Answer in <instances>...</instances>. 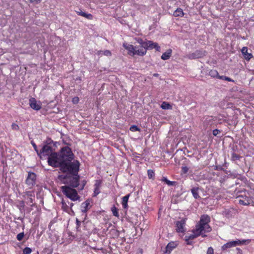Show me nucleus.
<instances>
[{"label": "nucleus", "mask_w": 254, "mask_h": 254, "mask_svg": "<svg viewBox=\"0 0 254 254\" xmlns=\"http://www.w3.org/2000/svg\"><path fill=\"white\" fill-rule=\"evenodd\" d=\"M73 159V154L68 146L63 147L59 153L54 152L49 159L48 164L54 167H59L61 164L70 162Z\"/></svg>", "instance_id": "f257e3e1"}, {"label": "nucleus", "mask_w": 254, "mask_h": 254, "mask_svg": "<svg viewBox=\"0 0 254 254\" xmlns=\"http://www.w3.org/2000/svg\"><path fill=\"white\" fill-rule=\"evenodd\" d=\"M211 218L208 215H202L199 221L196 224L193 229L199 236L205 237L206 236L205 233H209L212 230L211 227L209 224Z\"/></svg>", "instance_id": "f03ea898"}, {"label": "nucleus", "mask_w": 254, "mask_h": 254, "mask_svg": "<svg viewBox=\"0 0 254 254\" xmlns=\"http://www.w3.org/2000/svg\"><path fill=\"white\" fill-rule=\"evenodd\" d=\"M80 163L78 161L66 162L59 166L61 170L64 173H68V175L78 174Z\"/></svg>", "instance_id": "7ed1b4c3"}, {"label": "nucleus", "mask_w": 254, "mask_h": 254, "mask_svg": "<svg viewBox=\"0 0 254 254\" xmlns=\"http://www.w3.org/2000/svg\"><path fill=\"white\" fill-rule=\"evenodd\" d=\"M59 179L64 184H68L72 188H77L79 185L80 177L78 174L59 175Z\"/></svg>", "instance_id": "20e7f679"}, {"label": "nucleus", "mask_w": 254, "mask_h": 254, "mask_svg": "<svg viewBox=\"0 0 254 254\" xmlns=\"http://www.w3.org/2000/svg\"><path fill=\"white\" fill-rule=\"evenodd\" d=\"M53 141L51 138H48L46 141V144L42 147V149L39 151V156L42 158V156L48 157V161L51 157L52 155L54 153L53 152L52 144Z\"/></svg>", "instance_id": "39448f33"}, {"label": "nucleus", "mask_w": 254, "mask_h": 254, "mask_svg": "<svg viewBox=\"0 0 254 254\" xmlns=\"http://www.w3.org/2000/svg\"><path fill=\"white\" fill-rule=\"evenodd\" d=\"M61 190L63 193L72 201H76L80 198L76 190L67 186H62Z\"/></svg>", "instance_id": "423d86ee"}, {"label": "nucleus", "mask_w": 254, "mask_h": 254, "mask_svg": "<svg viewBox=\"0 0 254 254\" xmlns=\"http://www.w3.org/2000/svg\"><path fill=\"white\" fill-rule=\"evenodd\" d=\"M251 242V240L248 239V240H236V241H232L229 242L223 245L222 247V251H225L228 249L235 247L237 246H239L241 245L245 244L247 243V244L250 243Z\"/></svg>", "instance_id": "0eeeda50"}, {"label": "nucleus", "mask_w": 254, "mask_h": 254, "mask_svg": "<svg viewBox=\"0 0 254 254\" xmlns=\"http://www.w3.org/2000/svg\"><path fill=\"white\" fill-rule=\"evenodd\" d=\"M206 54V52L202 50H197L192 53L187 55V58L190 60L196 59L203 58Z\"/></svg>", "instance_id": "6e6552de"}, {"label": "nucleus", "mask_w": 254, "mask_h": 254, "mask_svg": "<svg viewBox=\"0 0 254 254\" xmlns=\"http://www.w3.org/2000/svg\"><path fill=\"white\" fill-rule=\"evenodd\" d=\"M36 175L35 173L29 172L28 176L25 180L26 184L30 188L33 187L36 184Z\"/></svg>", "instance_id": "1a4fd4ad"}, {"label": "nucleus", "mask_w": 254, "mask_h": 254, "mask_svg": "<svg viewBox=\"0 0 254 254\" xmlns=\"http://www.w3.org/2000/svg\"><path fill=\"white\" fill-rule=\"evenodd\" d=\"M145 45L144 49L147 50H152L155 49L156 51H160V47L158 45V43L153 42L152 41L147 40L145 41Z\"/></svg>", "instance_id": "9d476101"}, {"label": "nucleus", "mask_w": 254, "mask_h": 254, "mask_svg": "<svg viewBox=\"0 0 254 254\" xmlns=\"http://www.w3.org/2000/svg\"><path fill=\"white\" fill-rule=\"evenodd\" d=\"M30 107L36 111H39L41 108V104L40 102L37 103L35 98L31 97L29 99Z\"/></svg>", "instance_id": "9b49d317"}, {"label": "nucleus", "mask_w": 254, "mask_h": 254, "mask_svg": "<svg viewBox=\"0 0 254 254\" xmlns=\"http://www.w3.org/2000/svg\"><path fill=\"white\" fill-rule=\"evenodd\" d=\"M186 225V220H182L177 221L176 224V230L178 233H183L185 232L186 230L185 226Z\"/></svg>", "instance_id": "f8f14e48"}, {"label": "nucleus", "mask_w": 254, "mask_h": 254, "mask_svg": "<svg viewBox=\"0 0 254 254\" xmlns=\"http://www.w3.org/2000/svg\"><path fill=\"white\" fill-rule=\"evenodd\" d=\"M176 242H170L166 246L165 250L163 251V254H170L171 252L177 246Z\"/></svg>", "instance_id": "ddd939ff"}, {"label": "nucleus", "mask_w": 254, "mask_h": 254, "mask_svg": "<svg viewBox=\"0 0 254 254\" xmlns=\"http://www.w3.org/2000/svg\"><path fill=\"white\" fill-rule=\"evenodd\" d=\"M91 207L92 205L90 204V200H87L81 204V211L86 214Z\"/></svg>", "instance_id": "4468645a"}, {"label": "nucleus", "mask_w": 254, "mask_h": 254, "mask_svg": "<svg viewBox=\"0 0 254 254\" xmlns=\"http://www.w3.org/2000/svg\"><path fill=\"white\" fill-rule=\"evenodd\" d=\"M200 190V188L197 186L193 187L190 189L192 196L195 199H199L201 198V197L199 195Z\"/></svg>", "instance_id": "2eb2a0df"}, {"label": "nucleus", "mask_w": 254, "mask_h": 254, "mask_svg": "<svg viewBox=\"0 0 254 254\" xmlns=\"http://www.w3.org/2000/svg\"><path fill=\"white\" fill-rule=\"evenodd\" d=\"M75 11L77 15L84 17L88 20H92L93 18L92 14L82 11L80 8L79 9V10H75Z\"/></svg>", "instance_id": "dca6fc26"}, {"label": "nucleus", "mask_w": 254, "mask_h": 254, "mask_svg": "<svg viewBox=\"0 0 254 254\" xmlns=\"http://www.w3.org/2000/svg\"><path fill=\"white\" fill-rule=\"evenodd\" d=\"M123 46L128 51V55L134 56L133 53L135 52L136 47H134L132 45L127 44V43H124Z\"/></svg>", "instance_id": "f3484780"}, {"label": "nucleus", "mask_w": 254, "mask_h": 254, "mask_svg": "<svg viewBox=\"0 0 254 254\" xmlns=\"http://www.w3.org/2000/svg\"><path fill=\"white\" fill-rule=\"evenodd\" d=\"M241 52L244 56L245 59L250 60L253 57L252 54L248 52V48L244 47L241 50Z\"/></svg>", "instance_id": "a211bd4d"}, {"label": "nucleus", "mask_w": 254, "mask_h": 254, "mask_svg": "<svg viewBox=\"0 0 254 254\" xmlns=\"http://www.w3.org/2000/svg\"><path fill=\"white\" fill-rule=\"evenodd\" d=\"M242 199L240 198L239 200V203L244 205H249L251 201V199L248 196L242 197Z\"/></svg>", "instance_id": "6ab92c4d"}, {"label": "nucleus", "mask_w": 254, "mask_h": 254, "mask_svg": "<svg viewBox=\"0 0 254 254\" xmlns=\"http://www.w3.org/2000/svg\"><path fill=\"white\" fill-rule=\"evenodd\" d=\"M24 193L28 197L29 202L33 204L35 197L34 192L33 191H27Z\"/></svg>", "instance_id": "aec40b11"}, {"label": "nucleus", "mask_w": 254, "mask_h": 254, "mask_svg": "<svg viewBox=\"0 0 254 254\" xmlns=\"http://www.w3.org/2000/svg\"><path fill=\"white\" fill-rule=\"evenodd\" d=\"M172 50L171 49H168L165 53H163L161 58L163 60H168L171 56Z\"/></svg>", "instance_id": "412c9836"}, {"label": "nucleus", "mask_w": 254, "mask_h": 254, "mask_svg": "<svg viewBox=\"0 0 254 254\" xmlns=\"http://www.w3.org/2000/svg\"><path fill=\"white\" fill-rule=\"evenodd\" d=\"M129 195H130L128 194L122 198V204L123 205V208L125 209H127L128 207L127 202L128 200Z\"/></svg>", "instance_id": "4be33fe9"}, {"label": "nucleus", "mask_w": 254, "mask_h": 254, "mask_svg": "<svg viewBox=\"0 0 254 254\" xmlns=\"http://www.w3.org/2000/svg\"><path fill=\"white\" fill-rule=\"evenodd\" d=\"M175 17H183L184 15V12L181 8H178L173 13Z\"/></svg>", "instance_id": "5701e85b"}, {"label": "nucleus", "mask_w": 254, "mask_h": 254, "mask_svg": "<svg viewBox=\"0 0 254 254\" xmlns=\"http://www.w3.org/2000/svg\"><path fill=\"white\" fill-rule=\"evenodd\" d=\"M192 234L190 235H187L186 236V238H188L189 239L191 240V241H193L194 239L197 238L198 237L200 236L195 231L194 229L192 230Z\"/></svg>", "instance_id": "b1692460"}, {"label": "nucleus", "mask_w": 254, "mask_h": 254, "mask_svg": "<svg viewBox=\"0 0 254 254\" xmlns=\"http://www.w3.org/2000/svg\"><path fill=\"white\" fill-rule=\"evenodd\" d=\"M146 54V50L145 49H141L138 50H136L135 49V52L133 53L134 55H137L139 56H143Z\"/></svg>", "instance_id": "393cba45"}, {"label": "nucleus", "mask_w": 254, "mask_h": 254, "mask_svg": "<svg viewBox=\"0 0 254 254\" xmlns=\"http://www.w3.org/2000/svg\"><path fill=\"white\" fill-rule=\"evenodd\" d=\"M209 75L213 78H217L218 76L219 73L217 70L211 69L209 72Z\"/></svg>", "instance_id": "a878e982"}, {"label": "nucleus", "mask_w": 254, "mask_h": 254, "mask_svg": "<svg viewBox=\"0 0 254 254\" xmlns=\"http://www.w3.org/2000/svg\"><path fill=\"white\" fill-rule=\"evenodd\" d=\"M161 108L164 110L172 109V106L168 102H163L161 105Z\"/></svg>", "instance_id": "bb28decb"}, {"label": "nucleus", "mask_w": 254, "mask_h": 254, "mask_svg": "<svg viewBox=\"0 0 254 254\" xmlns=\"http://www.w3.org/2000/svg\"><path fill=\"white\" fill-rule=\"evenodd\" d=\"M241 158V156L239 154H236L235 152H233L232 153L231 160L232 161H235L236 160H239Z\"/></svg>", "instance_id": "cd10ccee"}, {"label": "nucleus", "mask_w": 254, "mask_h": 254, "mask_svg": "<svg viewBox=\"0 0 254 254\" xmlns=\"http://www.w3.org/2000/svg\"><path fill=\"white\" fill-rule=\"evenodd\" d=\"M111 211L112 212V213L114 216H115L118 218L119 217L118 209L115 205H114L113 207H112Z\"/></svg>", "instance_id": "c85d7f7f"}, {"label": "nucleus", "mask_w": 254, "mask_h": 254, "mask_svg": "<svg viewBox=\"0 0 254 254\" xmlns=\"http://www.w3.org/2000/svg\"><path fill=\"white\" fill-rule=\"evenodd\" d=\"M147 175L149 179H154L155 177V173L154 171L152 170H148L147 171Z\"/></svg>", "instance_id": "c756f323"}, {"label": "nucleus", "mask_w": 254, "mask_h": 254, "mask_svg": "<svg viewBox=\"0 0 254 254\" xmlns=\"http://www.w3.org/2000/svg\"><path fill=\"white\" fill-rule=\"evenodd\" d=\"M62 209L66 212H67L69 209V207L67 205L65 202H64V200L62 201Z\"/></svg>", "instance_id": "7c9ffc66"}, {"label": "nucleus", "mask_w": 254, "mask_h": 254, "mask_svg": "<svg viewBox=\"0 0 254 254\" xmlns=\"http://www.w3.org/2000/svg\"><path fill=\"white\" fill-rule=\"evenodd\" d=\"M32 250L29 247H26L23 250V254H30Z\"/></svg>", "instance_id": "2f4dec72"}, {"label": "nucleus", "mask_w": 254, "mask_h": 254, "mask_svg": "<svg viewBox=\"0 0 254 254\" xmlns=\"http://www.w3.org/2000/svg\"><path fill=\"white\" fill-rule=\"evenodd\" d=\"M130 130L131 131H140V128L135 125H132L130 127Z\"/></svg>", "instance_id": "473e14b6"}, {"label": "nucleus", "mask_w": 254, "mask_h": 254, "mask_svg": "<svg viewBox=\"0 0 254 254\" xmlns=\"http://www.w3.org/2000/svg\"><path fill=\"white\" fill-rule=\"evenodd\" d=\"M24 236V233H23V232L20 233L17 235L16 239L17 240L20 241L23 239Z\"/></svg>", "instance_id": "72a5a7b5"}, {"label": "nucleus", "mask_w": 254, "mask_h": 254, "mask_svg": "<svg viewBox=\"0 0 254 254\" xmlns=\"http://www.w3.org/2000/svg\"><path fill=\"white\" fill-rule=\"evenodd\" d=\"M80 225L81 222L78 220V219L76 218V229L77 231H80Z\"/></svg>", "instance_id": "f704fd0d"}, {"label": "nucleus", "mask_w": 254, "mask_h": 254, "mask_svg": "<svg viewBox=\"0 0 254 254\" xmlns=\"http://www.w3.org/2000/svg\"><path fill=\"white\" fill-rule=\"evenodd\" d=\"M136 41L138 43L141 45L144 48L145 44V41H144L141 38H138L136 40Z\"/></svg>", "instance_id": "c9c22d12"}, {"label": "nucleus", "mask_w": 254, "mask_h": 254, "mask_svg": "<svg viewBox=\"0 0 254 254\" xmlns=\"http://www.w3.org/2000/svg\"><path fill=\"white\" fill-rule=\"evenodd\" d=\"M189 171V168L187 166H182L181 168V172L183 174H186Z\"/></svg>", "instance_id": "e433bc0d"}, {"label": "nucleus", "mask_w": 254, "mask_h": 254, "mask_svg": "<svg viewBox=\"0 0 254 254\" xmlns=\"http://www.w3.org/2000/svg\"><path fill=\"white\" fill-rule=\"evenodd\" d=\"M31 144L32 145L34 150L37 152L38 155H39V151L38 150L37 146L35 142H34L33 141H31Z\"/></svg>", "instance_id": "4c0bfd02"}, {"label": "nucleus", "mask_w": 254, "mask_h": 254, "mask_svg": "<svg viewBox=\"0 0 254 254\" xmlns=\"http://www.w3.org/2000/svg\"><path fill=\"white\" fill-rule=\"evenodd\" d=\"M101 183L102 182L100 180H97L94 185V188H100Z\"/></svg>", "instance_id": "58836bf2"}, {"label": "nucleus", "mask_w": 254, "mask_h": 254, "mask_svg": "<svg viewBox=\"0 0 254 254\" xmlns=\"http://www.w3.org/2000/svg\"><path fill=\"white\" fill-rule=\"evenodd\" d=\"M11 128L13 130H18L19 129V126L15 123H13L11 125Z\"/></svg>", "instance_id": "ea45409f"}, {"label": "nucleus", "mask_w": 254, "mask_h": 254, "mask_svg": "<svg viewBox=\"0 0 254 254\" xmlns=\"http://www.w3.org/2000/svg\"><path fill=\"white\" fill-rule=\"evenodd\" d=\"M185 241L186 242V244L188 245H191L193 244V241H191V240L189 239V238H186V237H185Z\"/></svg>", "instance_id": "a19ab883"}, {"label": "nucleus", "mask_w": 254, "mask_h": 254, "mask_svg": "<svg viewBox=\"0 0 254 254\" xmlns=\"http://www.w3.org/2000/svg\"><path fill=\"white\" fill-rule=\"evenodd\" d=\"M100 192V188H94L93 196H96Z\"/></svg>", "instance_id": "79ce46f5"}, {"label": "nucleus", "mask_w": 254, "mask_h": 254, "mask_svg": "<svg viewBox=\"0 0 254 254\" xmlns=\"http://www.w3.org/2000/svg\"><path fill=\"white\" fill-rule=\"evenodd\" d=\"M206 254H214V250L212 247H209L207 249Z\"/></svg>", "instance_id": "37998d69"}, {"label": "nucleus", "mask_w": 254, "mask_h": 254, "mask_svg": "<svg viewBox=\"0 0 254 254\" xmlns=\"http://www.w3.org/2000/svg\"><path fill=\"white\" fill-rule=\"evenodd\" d=\"M29 2L32 4H38L41 2L42 0H29Z\"/></svg>", "instance_id": "c03bdc74"}, {"label": "nucleus", "mask_w": 254, "mask_h": 254, "mask_svg": "<svg viewBox=\"0 0 254 254\" xmlns=\"http://www.w3.org/2000/svg\"><path fill=\"white\" fill-rule=\"evenodd\" d=\"M103 54L104 55L107 56H111L112 55V53L109 50H105L103 52Z\"/></svg>", "instance_id": "a18cd8bd"}, {"label": "nucleus", "mask_w": 254, "mask_h": 254, "mask_svg": "<svg viewBox=\"0 0 254 254\" xmlns=\"http://www.w3.org/2000/svg\"><path fill=\"white\" fill-rule=\"evenodd\" d=\"M176 182H173L170 181L169 180H168V181L166 182V184H167L169 186H174L176 184Z\"/></svg>", "instance_id": "49530a36"}, {"label": "nucleus", "mask_w": 254, "mask_h": 254, "mask_svg": "<svg viewBox=\"0 0 254 254\" xmlns=\"http://www.w3.org/2000/svg\"><path fill=\"white\" fill-rule=\"evenodd\" d=\"M220 132V131L219 129H215L213 130V134L214 136H216Z\"/></svg>", "instance_id": "de8ad7c7"}, {"label": "nucleus", "mask_w": 254, "mask_h": 254, "mask_svg": "<svg viewBox=\"0 0 254 254\" xmlns=\"http://www.w3.org/2000/svg\"><path fill=\"white\" fill-rule=\"evenodd\" d=\"M79 101V98L77 97H74L72 99V102L73 103H77Z\"/></svg>", "instance_id": "09e8293b"}, {"label": "nucleus", "mask_w": 254, "mask_h": 254, "mask_svg": "<svg viewBox=\"0 0 254 254\" xmlns=\"http://www.w3.org/2000/svg\"><path fill=\"white\" fill-rule=\"evenodd\" d=\"M19 205L20 207L24 208L25 206V203L24 201L23 200H21L19 201Z\"/></svg>", "instance_id": "8fccbe9b"}, {"label": "nucleus", "mask_w": 254, "mask_h": 254, "mask_svg": "<svg viewBox=\"0 0 254 254\" xmlns=\"http://www.w3.org/2000/svg\"><path fill=\"white\" fill-rule=\"evenodd\" d=\"M226 77V76H223V75L221 76V75H218L217 78L219 79L225 80Z\"/></svg>", "instance_id": "3c124183"}, {"label": "nucleus", "mask_w": 254, "mask_h": 254, "mask_svg": "<svg viewBox=\"0 0 254 254\" xmlns=\"http://www.w3.org/2000/svg\"><path fill=\"white\" fill-rule=\"evenodd\" d=\"M225 80L229 82H234V80L233 79L227 76H226Z\"/></svg>", "instance_id": "603ef678"}, {"label": "nucleus", "mask_w": 254, "mask_h": 254, "mask_svg": "<svg viewBox=\"0 0 254 254\" xmlns=\"http://www.w3.org/2000/svg\"><path fill=\"white\" fill-rule=\"evenodd\" d=\"M168 179L166 177H163L161 180V181L165 182L166 183V182L168 181Z\"/></svg>", "instance_id": "864d4df0"}, {"label": "nucleus", "mask_w": 254, "mask_h": 254, "mask_svg": "<svg viewBox=\"0 0 254 254\" xmlns=\"http://www.w3.org/2000/svg\"><path fill=\"white\" fill-rule=\"evenodd\" d=\"M111 231L118 234V232L116 229H112V230H111Z\"/></svg>", "instance_id": "5fc2aeb1"}, {"label": "nucleus", "mask_w": 254, "mask_h": 254, "mask_svg": "<svg viewBox=\"0 0 254 254\" xmlns=\"http://www.w3.org/2000/svg\"><path fill=\"white\" fill-rule=\"evenodd\" d=\"M73 203H72V202H71V203H70V207L71 208V207H72V206H73Z\"/></svg>", "instance_id": "6e6d98bb"}, {"label": "nucleus", "mask_w": 254, "mask_h": 254, "mask_svg": "<svg viewBox=\"0 0 254 254\" xmlns=\"http://www.w3.org/2000/svg\"><path fill=\"white\" fill-rule=\"evenodd\" d=\"M158 75V74H157V73H154L153 74V76H157Z\"/></svg>", "instance_id": "4d7b16f0"}, {"label": "nucleus", "mask_w": 254, "mask_h": 254, "mask_svg": "<svg viewBox=\"0 0 254 254\" xmlns=\"http://www.w3.org/2000/svg\"><path fill=\"white\" fill-rule=\"evenodd\" d=\"M47 254H52V251H51L49 253H48Z\"/></svg>", "instance_id": "13d9d810"}, {"label": "nucleus", "mask_w": 254, "mask_h": 254, "mask_svg": "<svg viewBox=\"0 0 254 254\" xmlns=\"http://www.w3.org/2000/svg\"><path fill=\"white\" fill-rule=\"evenodd\" d=\"M231 1L236 2L237 0H230Z\"/></svg>", "instance_id": "bf43d9fd"}, {"label": "nucleus", "mask_w": 254, "mask_h": 254, "mask_svg": "<svg viewBox=\"0 0 254 254\" xmlns=\"http://www.w3.org/2000/svg\"><path fill=\"white\" fill-rule=\"evenodd\" d=\"M240 3H241L242 0H239Z\"/></svg>", "instance_id": "052dcab7"}, {"label": "nucleus", "mask_w": 254, "mask_h": 254, "mask_svg": "<svg viewBox=\"0 0 254 254\" xmlns=\"http://www.w3.org/2000/svg\"><path fill=\"white\" fill-rule=\"evenodd\" d=\"M59 254V253H57V254Z\"/></svg>", "instance_id": "680f3d73"}]
</instances>
